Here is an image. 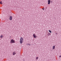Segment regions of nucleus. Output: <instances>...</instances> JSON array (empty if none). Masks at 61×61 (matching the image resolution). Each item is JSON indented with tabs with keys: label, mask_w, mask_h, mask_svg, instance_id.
<instances>
[{
	"label": "nucleus",
	"mask_w": 61,
	"mask_h": 61,
	"mask_svg": "<svg viewBox=\"0 0 61 61\" xmlns=\"http://www.w3.org/2000/svg\"><path fill=\"white\" fill-rule=\"evenodd\" d=\"M24 41V39L23 38L21 37L20 39V44H22Z\"/></svg>",
	"instance_id": "f257e3e1"
},
{
	"label": "nucleus",
	"mask_w": 61,
	"mask_h": 61,
	"mask_svg": "<svg viewBox=\"0 0 61 61\" xmlns=\"http://www.w3.org/2000/svg\"><path fill=\"white\" fill-rule=\"evenodd\" d=\"M15 41L13 39H11L10 41V43H15Z\"/></svg>",
	"instance_id": "f03ea898"
},
{
	"label": "nucleus",
	"mask_w": 61,
	"mask_h": 61,
	"mask_svg": "<svg viewBox=\"0 0 61 61\" xmlns=\"http://www.w3.org/2000/svg\"><path fill=\"white\" fill-rule=\"evenodd\" d=\"M33 36L34 38H36V37H37L36 36L35 34H33Z\"/></svg>",
	"instance_id": "7ed1b4c3"
},
{
	"label": "nucleus",
	"mask_w": 61,
	"mask_h": 61,
	"mask_svg": "<svg viewBox=\"0 0 61 61\" xmlns=\"http://www.w3.org/2000/svg\"><path fill=\"white\" fill-rule=\"evenodd\" d=\"M48 5H49L50 4V0H48Z\"/></svg>",
	"instance_id": "20e7f679"
},
{
	"label": "nucleus",
	"mask_w": 61,
	"mask_h": 61,
	"mask_svg": "<svg viewBox=\"0 0 61 61\" xmlns=\"http://www.w3.org/2000/svg\"><path fill=\"white\" fill-rule=\"evenodd\" d=\"M16 54V52L14 51L13 53V55H15Z\"/></svg>",
	"instance_id": "39448f33"
},
{
	"label": "nucleus",
	"mask_w": 61,
	"mask_h": 61,
	"mask_svg": "<svg viewBox=\"0 0 61 61\" xmlns=\"http://www.w3.org/2000/svg\"><path fill=\"white\" fill-rule=\"evenodd\" d=\"M9 19L10 20H12V16H10Z\"/></svg>",
	"instance_id": "423d86ee"
},
{
	"label": "nucleus",
	"mask_w": 61,
	"mask_h": 61,
	"mask_svg": "<svg viewBox=\"0 0 61 61\" xmlns=\"http://www.w3.org/2000/svg\"><path fill=\"white\" fill-rule=\"evenodd\" d=\"M53 49H55V46H53L52 47Z\"/></svg>",
	"instance_id": "0eeeda50"
},
{
	"label": "nucleus",
	"mask_w": 61,
	"mask_h": 61,
	"mask_svg": "<svg viewBox=\"0 0 61 61\" xmlns=\"http://www.w3.org/2000/svg\"><path fill=\"white\" fill-rule=\"evenodd\" d=\"M48 34H47V35H48V36H49V35H51V33H48Z\"/></svg>",
	"instance_id": "6e6552de"
},
{
	"label": "nucleus",
	"mask_w": 61,
	"mask_h": 61,
	"mask_svg": "<svg viewBox=\"0 0 61 61\" xmlns=\"http://www.w3.org/2000/svg\"><path fill=\"white\" fill-rule=\"evenodd\" d=\"M3 36L2 35H1L0 37V38H3Z\"/></svg>",
	"instance_id": "1a4fd4ad"
},
{
	"label": "nucleus",
	"mask_w": 61,
	"mask_h": 61,
	"mask_svg": "<svg viewBox=\"0 0 61 61\" xmlns=\"http://www.w3.org/2000/svg\"><path fill=\"white\" fill-rule=\"evenodd\" d=\"M49 31L50 33H52V31H51L50 30H49Z\"/></svg>",
	"instance_id": "9d476101"
},
{
	"label": "nucleus",
	"mask_w": 61,
	"mask_h": 61,
	"mask_svg": "<svg viewBox=\"0 0 61 61\" xmlns=\"http://www.w3.org/2000/svg\"><path fill=\"white\" fill-rule=\"evenodd\" d=\"M36 60H37V59H38V57H36Z\"/></svg>",
	"instance_id": "9b49d317"
},
{
	"label": "nucleus",
	"mask_w": 61,
	"mask_h": 61,
	"mask_svg": "<svg viewBox=\"0 0 61 61\" xmlns=\"http://www.w3.org/2000/svg\"><path fill=\"white\" fill-rule=\"evenodd\" d=\"M2 2L1 1L0 2V4H2Z\"/></svg>",
	"instance_id": "f8f14e48"
},
{
	"label": "nucleus",
	"mask_w": 61,
	"mask_h": 61,
	"mask_svg": "<svg viewBox=\"0 0 61 61\" xmlns=\"http://www.w3.org/2000/svg\"><path fill=\"white\" fill-rule=\"evenodd\" d=\"M43 10H44V9H44V8H43V9H42Z\"/></svg>",
	"instance_id": "ddd939ff"
},
{
	"label": "nucleus",
	"mask_w": 61,
	"mask_h": 61,
	"mask_svg": "<svg viewBox=\"0 0 61 61\" xmlns=\"http://www.w3.org/2000/svg\"><path fill=\"white\" fill-rule=\"evenodd\" d=\"M59 57H61V56H60Z\"/></svg>",
	"instance_id": "4468645a"
}]
</instances>
